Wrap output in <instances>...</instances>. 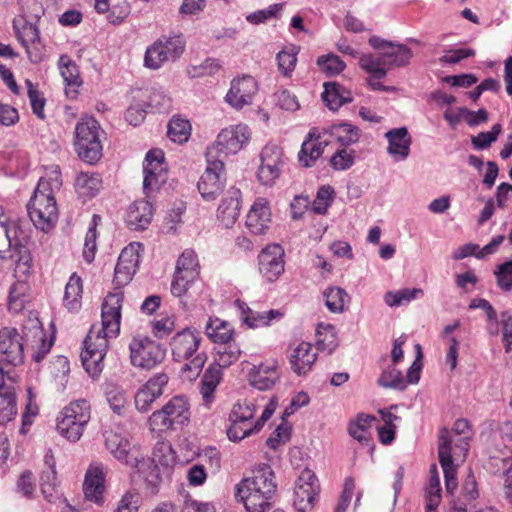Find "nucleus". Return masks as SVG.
Returning a JSON list of instances; mask_svg holds the SVG:
<instances>
[{
  "instance_id": "54",
  "label": "nucleus",
  "mask_w": 512,
  "mask_h": 512,
  "mask_svg": "<svg viewBox=\"0 0 512 512\" xmlns=\"http://www.w3.org/2000/svg\"><path fill=\"white\" fill-rule=\"evenodd\" d=\"M299 49L296 46H286L277 54L278 68L284 76H290L297 63Z\"/></svg>"
},
{
  "instance_id": "35",
  "label": "nucleus",
  "mask_w": 512,
  "mask_h": 512,
  "mask_svg": "<svg viewBox=\"0 0 512 512\" xmlns=\"http://www.w3.org/2000/svg\"><path fill=\"white\" fill-rule=\"evenodd\" d=\"M320 486L318 482H300L294 488L293 506L299 512L311 511L315 505Z\"/></svg>"
},
{
  "instance_id": "19",
  "label": "nucleus",
  "mask_w": 512,
  "mask_h": 512,
  "mask_svg": "<svg viewBox=\"0 0 512 512\" xmlns=\"http://www.w3.org/2000/svg\"><path fill=\"white\" fill-rule=\"evenodd\" d=\"M285 252L279 244H269L258 255V270L266 282L272 283L285 271Z\"/></svg>"
},
{
  "instance_id": "43",
  "label": "nucleus",
  "mask_w": 512,
  "mask_h": 512,
  "mask_svg": "<svg viewBox=\"0 0 512 512\" xmlns=\"http://www.w3.org/2000/svg\"><path fill=\"white\" fill-rule=\"evenodd\" d=\"M326 132L330 141L334 139L341 146H349L360 138L359 128L347 122L334 124Z\"/></svg>"
},
{
  "instance_id": "4",
  "label": "nucleus",
  "mask_w": 512,
  "mask_h": 512,
  "mask_svg": "<svg viewBox=\"0 0 512 512\" xmlns=\"http://www.w3.org/2000/svg\"><path fill=\"white\" fill-rule=\"evenodd\" d=\"M201 342L200 331L192 327L176 332L171 338L169 345L173 359L177 362L190 359L182 368V374L188 380L196 379L207 361L205 353H197Z\"/></svg>"
},
{
  "instance_id": "62",
  "label": "nucleus",
  "mask_w": 512,
  "mask_h": 512,
  "mask_svg": "<svg viewBox=\"0 0 512 512\" xmlns=\"http://www.w3.org/2000/svg\"><path fill=\"white\" fill-rule=\"evenodd\" d=\"M255 412L256 406L254 403L247 400L238 401L233 405L229 413V419L252 422Z\"/></svg>"
},
{
  "instance_id": "7",
  "label": "nucleus",
  "mask_w": 512,
  "mask_h": 512,
  "mask_svg": "<svg viewBox=\"0 0 512 512\" xmlns=\"http://www.w3.org/2000/svg\"><path fill=\"white\" fill-rule=\"evenodd\" d=\"M101 128L93 117H82L75 127L74 148L78 157L95 164L102 157Z\"/></svg>"
},
{
  "instance_id": "50",
  "label": "nucleus",
  "mask_w": 512,
  "mask_h": 512,
  "mask_svg": "<svg viewBox=\"0 0 512 512\" xmlns=\"http://www.w3.org/2000/svg\"><path fill=\"white\" fill-rule=\"evenodd\" d=\"M179 274L199 277L200 265L196 253L192 249H186L179 256L176 270Z\"/></svg>"
},
{
  "instance_id": "42",
  "label": "nucleus",
  "mask_w": 512,
  "mask_h": 512,
  "mask_svg": "<svg viewBox=\"0 0 512 512\" xmlns=\"http://www.w3.org/2000/svg\"><path fill=\"white\" fill-rule=\"evenodd\" d=\"M13 28L16 38L26 49L29 58L32 60L30 46L39 41V31L37 27L27 22L24 17H20L13 21Z\"/></svg>"
},
{
  "instance_id": "1",
  "label": "nucleus",
  "mask_w": 512,
  "mask_h": 512,
  "mask_svg": "<svg viewBox=\"0 0 512 512\" xmlns=\"http://www.w3.org/2000/svg\"><path fill=\"white\" fill-rule=\"evenodd\" d=\"M62 186V174L58 165L45 168L37 187L30 199L27 209L30 220L34 226L48 232L56 225L59 217L55 193Z\"/></svg>"
},
{
  "instance_id": "8",
  "label": "nucleus",
  "mask_w": 512,
  "mask_h": 512,
  "mask_svg": "<svg viewBox=\"0 0 512 512\" xmlns=\"http://www.w3.org/2000/svg\"><path fill=\"white\" fill-rule=\"evenodd\" d=\"M252 138V132L244 123L232 124L223 128L217 135L214 144L207 148L209 159H221L234 155L244 149Z\"/></svg>"
},
{
  "instance_id": "18",
  "label": "nucleus",
  "mask_w": 512,
  "mask_h": 512,
  "mask_svg": "<svg viewBox=\"0 0 512 512\" xmlns=\"http://www.w3.org/2000/svg\"><path fill=\"white\" fill-rule=\"evenodd\" d=\"M124 293L121 290L109 292L101 305V330L107 336L117 337L120 333Z\"/></svg>"
},
{
  "instance_id": "9",
  "label": "nucleus",
  "mask_w": 512,
  "mask_h": 512,
  "mask_svg": "<svg viewBox=\"0 0 512 512\" xmlns=\"http://www.w3.org/2000/svg\"><path fill=\"white\" fill-rule=\"evenodd\" d=\"M276 488L275 482H239L235 496L248 512H264L271 506Z\"/></svg>"
},
{
  "instance_id": "33",
  "label": "nucleus",
  "mask_w": 512,
  "mask_h": 512,
  "mask_svg": "<svg viewBox=\"0 0 512 512\" xmlns=\"http://www.w3.org/2000/svg\"><path fill=\"white\" fill-rule=\"evenodd\" d=\"M74 186L78 196L83 201H88L101 191L103 180L97 172L82 171L77 174Z\"/></svg>"
},
{
  "instance_id": "55",
  "label": "nucleus",
  "mask_w": 512,
  "mask_h": 512,
  "mask_svg": "<svg viewBox=\"0 0 512 512\" xmlns=\"http://www.w3.org/2000/svg\"><path fill=\"white\" fill-rule=\"evenodd\" d=\"M101 218L98 215H93L91 226L88 229L86 236H85V242H84V248H83V257L87 263H91L96 254L97 250V231L96 227L98 223L100 222Z\"/></svg>"
},
{
  "instance_id": "25",
  "label": "nucleus",
  "mask_w": 512,
  "mask_h": 512,
  "mask_svg": "<svg viewBox=\"0 0 512 512\" xmlns=\"http://www.w3.org/2000/svg\"><path fill=\"white\" fill-rule=\"evenodd\" d=\"M144 189L153 191L166 181L167 168L164 162V152L161 149L150 150L144 161Z\"/></svg>"
},
{
  "instance_id": "2",
  "label": "nucleus",
  "mask_w": 512,
  "mask_h": 512,
  "mask_svg": "<svg viewBox=\"0 0 512 512\" xmlns=\"http://www.w3.org/2000/svg\"><path fill=\"white\" fill-rule=\"evenodd\" d=\"M474 431L467 419H457L451 432L442 429L439 436L438 457L445 480H455L457 468L465 462Z\"/></svg>"
},
{
  "instance_id": "56",
  "label": "nucleus",
  "mask_w": 512,
  "mask_h": 512,
  "mask_svg": "<svg viewBox=\"0 0 512 512\" xmlns=\"http://www.w3.org/2000/svg\"><path fill=\"white\" fill-rule=\"evenodd\" d=\"M325 303L331 312H342L349 301L348 294L341 288H329L324 292Z\"/></svg>"
},
{
  "instance_id": "51",
  "label": "nucleus",
  "mask_w": 512,
  "mask_h": 512,
  "mask_svg": "<svg viewBox=\"0 0 512 512\" xmlns=\"http://www.w3.org/2000/svg\"><path fill=\"white\" fill-rule=\"evenodd\" d=\"M191 134V125L187 119L173 117L168 124V137L176 143L186 142Z\"/></svg>"
},
{
  "instance_id": "6",
  "label": "nucleus",
  "mask_w": 512,
  "mask_h": 512,
  "mask_svg": "<svg viewBox=\"0 0 512 512\" xmlns=\"http://www.w3.org/2000/svg\"><path fill=\"white\" fill-rule=\"evenodd\" d=\"M91 419V405L85 399L68 403L59 412L56 419L58 433L70 442H77Z\"/></svg>"
},
{
  "instance_id": "44",
  "label": "nucleus",
  "mask_w": 512,
  "mask_h": 512,
  "mask_svg": "<svg viewBox=\"0 0 512 512\" xmlns=\"http://www.w3.org/2000/svg\"><path fill=\"white\" fill-rule=\"evenodd\" d=\"M83 282L80 276L73 273L65 287L63 302L70 311H78L81 307Z\"/></svg>"
},
{
  "instance_id": "31",
  "label": "nucleus",
  "mask_w": 512,
  "mask_h": 512,
  "mask_svg": "<svg viewBox=\"0 0 512 512\" xmlns=\"http://www.w3.org/2000/svg\"><path fill=\"white\" fill-rule=\"evenodd\" d=\"M152 204L144 199L133 202L126 214V224L132 230L146 229L153 218Z\"/></svg>"
},
{
  "instance_id": "60",
  "label": "nucleus",
  "mask_w": 512,
  "mask_h": 512,
  "mask_svg": "<svg viewBox=\"0 0 512 512\" xmlns=\"http://www.w3.org/2000/svg\"><path fill=\"white\" fill-rule=\"evenodd\" d=\"M27 393H28V402H27L25 411L22 416V426L20 428V432L24 435L27 434L30 426L34 422V418L39 413V407L35 401V395L32 391V388H28Z\"/></svg>"
},
{
  "instance_id": "20",
  "label": "nucleus",
  "mask_w": 512,
  "mask_h": 512,
  "mask_svg": "<svg viewBox=\"0 0 512 512\" xmlns=\"http://www.w3.org/2000/svg\"><path fill=\"white\" fill-rule=\"evenodd\" d=\"M416 357L412 365L410 366L406 377L395 369L385 370L379 377V384L384 387H391L397 389H405L408 384H415L420 379L421 370L423 367V352L420 344H415Z\"/></svg>"
},
{
  "instance_id": "13",
  "label": "nucleus",
  "mask_w": 512,
  "mask_h": 512,
  "mask_svg": "<svg viewBox=\"0 0 512 512\" xmlns=\"http://www.w3.org/2000/svg\"><path fill=\"white\" fill-rule=\"evenodd\" d=\"M260 161L257 179L262 185L271 187L280 178L286 165L283 148L275 143L266 144L260 153Z\"/></svg>"
},
{
  "instance_id": "36",
  "label": "nucleus",
  "mask_w": 512,
  "mask_h": 512,
  "mask_svg": "<svg viewBox=\"0 0 512 512\" xmlns=\"http://www.w3.org/2000/svg\"><path fill=\"white\" fill-rule=\"evenodd\" d=\"M446 494L451 497L452 504L468 505L479 497L477 482H445Z\"/></svg>"
},
{
  "instance_id": "59",
  "label": "nucleus",
  "mask_w": 512,
  "mask_h": 512,
  "mask_svg": "<svg viewBox=\"0 0 512 512\" xmlns=\"http://www.w3.org/2000/svg\"><path fill=\"white\" fill-rule=\"evenodd\" d=\"M143 496L136 490L127 491L120 499L115 512H137L142 504Z\"/></svg>"
},
{
  "instance_id": "64",
  "label": "nucleus",
  "mask_w": 512,
  "mask_h": 512,
  "mask_svg": "<svg viewBox=\"0 0 512 512\" xmlns=\"http://www.w3.org/2000/svg\"><path fill=\"white\" fill-rule=\"evenodd\" d=\"M334 190L330 186H322L312 204V210L317 214H325L333 200Z\"/></svg>"
},
{
  "instance_id": "61",
  "label": "nucleus",
  "mask_w": 512,
  "mask_h": 512,
  "mask_svg": "<svg viewBox=\"0 0 512 512\" xmlns=\"http://www.w3.org/2000/svg\"><path fill=\"white\" fill-rule=\"evenodd\" d=\"M494 275L496 283L502 291L512 290V260L497 265Z\"/></svg>"
},
{
  "instance_id": "52",
  "label": "nucleus",
  "mask_w": 512,
  "mask_h": 512,
  "mask_svg": "<svg viewBox=\"0 0 512 512\" xmlns=\"http://www.w3.org/2000/svg\"><path fill=\"white\" fill-rule=\"evenodd\" d=\"M143 251L142 243L131 242L122 249L117 262L137 271Z\"/></svg>"
},
{
  "instance_id": "5",
  "label": "nucleus",
  "mask_w": 512,
  "mask_h": 512,
  "mask_svg": "<svg viewBox=\"0 0 512 512\" xmlns=\"http://www.w3.org/2000/svg\"><path fill=\"white\" fill-rule=\"evenodd\" d=\"M191 419V404L183 395L171 397L160 409L152 412L147 427L152 433L176 431L187 426Z\"/></svg>"
},
{
  "instance_id": "41",
  "label": "nucleus",
  "mask_w": 512,
  "mask_h": 512,
  "mask_svg": "<svg viewBox=\"0 0 512 512\" xmlns=\"http://www.w3.org/2000/svg\"><path fill=\"white\" fill-rule=\"evenodd\" d=\"M205 334L214 343L228 344L233 340L235 331L229 322L219 318H209L205 326Z\"/></svg>"
},
{
  "instance_id": "12",
  "label": "nucleus",
  "mask_w": 512,
  "mask_h": 512,
  "mask_svg": "<svg viewBox=\"0 0 512 512\" xmlns=\"http://www.w3.org/2000/svg\"><path fill=\"white\" fill-rule=\"evenodd\" d=\"M185 50L182 36L161 37L148 46L144 55V66L156 70L169 61L179 58Z\"/></svg>"
},
{
  "instance_id": "21",
  "label": "nucleus",
  "mask_w": 512,
  "mask_h": 512,
  "mask_svg": "<svg viewBox=\"0 0 512 512\" xmlns=\"http://www.w3.org/2000/svg\"><path fill=\"white\" fill-rule=\"evenodd\" d=\"M280 377V364L274 358L266 359L257 365H252L247 372L248 383L260 391L272 389L279 382Z\"/></svg>"
},
{
  "instance_id": "63",
  "label": "nucleus",
  "mask_w": 512,
  "mask_h": 512,
  "mask_svg": "<svg viewBox=\"0 0 512 512\" xmlns=\"http://www.w3.org/2000/svg\"><path fill=\"white\" fill-rule=\"evenodd\" d=\"M317 65L322 72L328 75L339 74L345 68V63L339 56L334 54L320 56L317 60Z\"/></svg>"
},
{
  "instance_id": "46",
  "label": "nucleus",
  "mask_w": 512,
  "mask_h": 512,
  "mask_svg": "<svg viewBox=\"0 0 512 512\" xmlns=\"http://www.w3.org/2000/svg\"><path fill=\"white\" fill-rule=\"evenodd\" d=\"M222 379V370L211 364L201 380V394L206 403L211 402L213 394Z\"/></svg>"
},
{
  "instance_id": "16",
  "label": "nucleus",
  "mask_w": 512,
  "mask_h": 512,
  "mask_svg": "<svg viewBox=\"0 0 512 512\" xmlns=\"http://www.w3.org/2000/svg\"><path fill=\"white\" fill-rule=\"evenodd\" d=\"M207 162L208 165L201 175L197 187L204 200L214 201L225 192L226 170L221 159L207 158Z\"/></svg>"
},
{
  "instance_id": "3",
  "label": "nucleus",
  "mask_w": 512,
  "mask_h": 512,
  "mask_svg": "<svg viewBox=\"0 0 512 512\" xmlns=\"http://www.w3.org/2000/svg\"><path fill=\"white\" fill-rule=\"evenodd\" d=\"M369 43L379 50V55H364L360 58V66L368 74V83L374 90L382 89L381 79L387 70L394 66H402L409 62L411 51L403 45H395L379 37H371Z\"/></svg>"
},
{
  "instance_id": "58",
  "label": "nucleus",
  "mask_w": 512,
  "mask_h": 512,
  "mask_svg": "<svg viewBox=\"0 0 512 512\" xmlns=\"http://www.w3.org/2000/svg\"><path fill=\"white\" fill-rule=\"evenodd\" d=\"M422 294L423 291L419 288L402 289L397 292L386 293L384 299L386 304L389 306H399L403 303L410 302Z\"/></svg>"
},
{
  "instance_id": "23",
  "label": "nucleus",
  "mask_w": 512,
  "mask_h": 512,
  "mask_svg": "<svg viewBox=\"0 0 512 512\" xmlns=\"http://www.w3.org/2000/svg\"><path fill=\"white\" fill-rule=\"evenodd\" d=\"M272 221L273 215L269 199L257 197L246 214V228L253 235H264L270 229Z\"/></svg>"
},
{
  "instance_id": "45",
  "label": "nucleus",
  "mask_w": 512,
  "mask_h": 512,
  "mask_svg": "<svg viewBox=\"0 0 512 512\" xmlns=\"http://www.w3.org/2000/svg\"><path fill=\"white\" fill-rule=\"evenodd\" d=\"M375 417L367 414H359L349 423V434L361 443H368L371 439V427Z\"/></svg>"
},
{
  "instance_id": "39",
  "label": "nucleus",
  "mask_w": 512,
  "mask_h": 512,
  "mask_svg": "<svg viewBox=\"0 0 512 512\" xmlns=\"http://www.w3.org/2000/svg\"><path fill=\"white\" fill-rule=\"evenodd\" d=\"M504 240V235H498L494 237L490 241V243H488L482 248L479 245L473 243L465 244L459 247L457 250H455V252L453 253V258L455 260H460L468 256H475L478 259H483L488 255L494 254Z\"/></svg>"
},
{
  "instance_id": "49",
  "label": "nucleus",
  "mask_w": 512,
  "mask_h": 512,
  "mask_svg": "<svg viewBox=\"0 0 512 512\" xmlns=\"http://www.w3.org/2000/svg\"><path fill=\"white\" fill-rule=\"evenodd\" d=\"M323 100L331 110H337L350 101L349 93L336 83L325 84Z\"/></svg>"
},
{
  "instance_id": "40",
  "label": "nucleus",
  "mask_w": 512,
  "mask_h": 512,
  "mask_svg": "<svg viewBox=\"0 0 512 512\" xmlns=\"http://www.w3.org/2000/svg\"><path fill=\"white\" fill-rule=\"evenodd\" d=\"M178 316L174 312H161L150 322V331L154 338L163 340L170 337L177 328Z\"/></svg>"
},
{
  "instance_id": "48",
  "label": "nucleus",
  "mask_w": 512,
  "mask_h": 512,
  "mask_svg": "<svg viewBox=\"0 0 512 512\" xmlns=\"http://www.w3.org/2000/svg\"><path fill=\"white\" fill-rule=\"evenodd\" d=\"M29 292V285L25 280H17L10 288L8 296V308L19 312L25 307Z\"/></svg>"
},
{
  "instance_id": "27",
  "label": "nucleus",
  "mask_w": 512,
  "mask_h": 512,
  "mask_svg": "<svg viewBox=\"0 0 512 512\" xmlns=\"http://www.w3.org/2000/svg\"><path fill=\"white\" fill-rule=\"evenodd\" d=\"M258 91V84L251 76L234 79L226 95V101L235 109H242L252 103Z\"/></svg>"
},
{
  "instance_id": "26",
  "label": "nucleus",
  "mask_w": 512,
  "mask_h": 512,
  "mask_svg": "<svg viewBox=\"0 0 512 512\" xmlns=\"http://www.w3.org/2000/svg\"><path fill=\"white\" fill-rule=\"evenodd\" d=\"M329 142L326 129L312 128L298 154L299 163L303 167L312 166Z\"/></svg>"
},
{
  "instance_id": "34",
  "label": "nucleus",
  "mask_w": 512,
  "mask_h": 512,
  "mask_svg": "<svg viewBox=\"0 0 512 512\" xmlns=\"http://www.w3.org/2000/svg\"><path fill=\"white\" fill-rule=\"evenodd\" d=\"M29 231V227L20 220L8 222L0 220V259H7V254L14 247L15 236L18 237L19 232L26 234Z\"/></svg>"
},
{
  "instance_id": "28",
  "label": "nucleus",
  "mask_w": 512,
  "mask_h": 512,
  "mask_svg": "<svg viewBox=\"0 0 512 512\" xmlns=\"http://www.w3.org/2000/svg\"><path fill=\"white\" fill-rule=\"evenodd\" d=\"M242 193L236 187L228 188L217 208V219L225 226L230 227L237 221L241 208Z\"/></svg>"
},
{
  "instance_id": "17",
  "label": "nucleus",
  "mask_w": 512,
  "mask_h": 512,
  "mask_svg": "<svg viewBox=\"0 0 512 512\" xmlns=\"http://www.w3.org/2000/svg\"><path fill=\"white\" fill-rule=\"evenodd\" d=\"M14 247L8 252L7 259L14 263L13 275L17 280H25L34 273V261L32 253L29 249L31 240L30 231L26 234L19 232L18 237L15 236Z\"/></svg>"
},
{
  "instance_id": "10",
  "label": "nucleus",
  "mask_w": 512,
  "mask_h": 512,
  "mask_svg": "<svg viewBox=\"0 0 512 512\" xmlns=\"http://www.w3.org/2000/svg\"><path fill=\"white\" fill-rule=\"evenodd\" d=\"M0 355L1 374L12 382L16 378L15 367L24 360L22 337L15 328L0 330Z\"/></svg>"
},
{
  "instance_id": "22",
  "label": "nucleus",
  "mask_w": 512,
  "mask_h": 512,
  "mask_svg": "<svg viewBox=\"0 0 512 512\" xmlns=\"http://www.w3.org/2000/svg\"><path fill=\"white\" fill-rule=\"evenodd\" d=\"M168 382L169 377L165 373H157L151 376L135 393L136 409L141 413L148 412L153 403L163 395Z\"/></svg>"
},
{
  "instance_id": "30",
  "label": "nucleus",
  "mask_w": 512,
  "mask_h": 512,
  "mask_svg": "<svg viewBox=\"0 0 512 512\" xmlns=\"http://www.w3.org/2000/svg\"><path fill=\"white\" fill-rule=\"evenodd\" d=\"M235 306L240 311L242 321L249 328H259L270 325L273 321L280 320L284 316L281 310H269L267 312H257L251 309L241 300L235 301Z\"/></svg>"
},
{
  "instance_id": "14",
  "label": "nucleus",
  "mask_w": 512,
  "mask_h": 512,
  "mask_svg": "<svg viewBox=\"0 0 512 512\" xmlns=\"http://www.w3.org/2000/svg\"><path fill=\"white\" fill-rule=\"evenodd\" d=\"M104 437L106 448L117 460L132 468H139L143 464L144 457L141 446L132 443L125 434L107 430Z\"/></svg>"
},
{
  "instance_id": "32",
  "label": "nucleus",
  "mask_w": 512,
  "mask_h": 512,
  "mask_svg": "<svg viewBox=\"0 0 512 512\" xmlns=\"http://www.w3.org/2000/svg\"><path fill=\"white\" fill-rule=\"evenodd\" d=\"M316 359L317 354L311 343L301 342L291 352L289 356V363L293 372L298 375H302L311 370Z\"/></svg>"
},
{
  "instance_id": "11",
  "label": "nucleus",
  "mask_w": 512,
  "mask_h": 512,
  "mask_svg": "<svg viewBox=\"0 0 512 512\" xmlns=\"http://www.w3.org/2000/svg\"><path fill=\"white\" fill-rule=\"evenodd\" d=\"M114 337L107 336L101 329L94 327L88 332L81 352L82 364L87 373L97 377L103 369V360L109 347V340Z\"/></svg>"
},
{
  "instance_id": "53",
  "label": "nucleus",
  "mask_w": 512,
  "mask_h": 512,
  "mask_svg": "<svg viewBox=\"0 0 512 512\" xmlns=\"http://www.w3.org/2000/svg\"><path fill=\"white\" fill-rule=\"evenodd\" d=\"M241 356V350L236 344H229L219 348L214 356L213 365L219 367L221 370L236 363Z\"/></svg>"
},
{
  "instance_id": "37",
  "label": "nucleus",
  "mask_w": 512,
  "mask_h": 512,
  "mask_svg": "<svg viewBox=\"0 0 512 512\" xmlns=\"http://www.w3.org/2000/svg\"><path fill=\"white\" fill-rule=\"evenodd\" d=\"M58 66L61 76L67 85L66 93L68 95L72 94V97H75L77 95V88L83 84L77 64L70 56L61 55Z\"/></svg>"
},
{
  "instance_id": "15",
  "label": "nucleus",
  "mask_w": 512,
  "mask_h": 512,
  "mask_svg": "<svg viewBox=\"0 0 512 512\" xmlns=\"http://www.w3.org/2000/svg\"><path fill=\"white\" fill-rule=\"evenodd\" d=\"M129 350L131 364L142 369L154 368L165 357V351L161 345L148 336L133 337Z\"/></svg>"
},
{
  "instance_id": "24",
  "label": "nucleus",
  "mask_w": 512,
  "mask_h": 512,
  "mask_svg": "<svg viewBox=\"0 0 512 512\" xmlns=\"http://www.w3.org/2000/svg\"><path fill=\"white\" fill-rule=\"evenodd\" d=\"M277 407V400L275 397L270 398L265 406L260 418L255 422H247L242 420L229 419V426L227 428V436L233 442L241 441L242 439L258 433L268 421Z\"/></svg>"
},
{
  "instance_id": "47",
  "label": "nucleus",
  "mask_w": 512,
  "mask_h": 512,
  "mask_svg": "<svg viewBox=\"0 0 512 512\" xmlns=\"http://www.w3.org/2000/svg\"><path fill=\"white\" fill-rule=\"evenodd\" d=\"M316 344L321 351L333 352L338 346L335 327L331 324L320 323L316 330Z\"/></svg>"
},
{
  "instance_id": "29",
  "label": "nucleus",
  "mask_w": 512,
  "mask_h": 512,
  "mask_svg": "<svg viewBox=\"0 0 512 512\" xmlns=\"http://www.w3.org/2000/svg\"><path fill=\"white\" fill-rule=\"evenodd\" d=\"M176 453L168 440L157 441L152 450L151 461L157 473L155 477H169L170 471L176 464Z\"/></svg>"
},
{
  "instance_id": "38",
  "label": "nucleus",
  "mask_w": 512,
  "mask_h": 512,
  "mask_svg": "<svg viewBox=\"0 0 512 512\" xmlns=\"http://www.w3.org/2000/svg\"><path fill=\"white\" fill-rule=\"evenodd\" d=\"M388 152L397 160L405 159L410 152L411 137L406 128H396L386 133Z\"/></svg>"
},
{
  "instance_id": "57",
  "label": "nucleus",
  "mask_w": 512,
  "mask_h": 512,
  "mask_svg": "<svg viewBox=\"0 0 512 512\" xmlns=\"http://www.w3.org/2000/svg\"><path fill=\"white\" fill-rule=\"evenodd\" d=\"M25 85L27 87V94L30 100L31 108L33 113L43 119L44 115V107H45V98L43 97L42 92H40L35 84L32 83L31 80L26 79Z\"/></svg>"
}]
</instances>
